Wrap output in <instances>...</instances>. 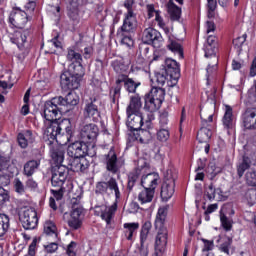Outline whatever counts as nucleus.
Instances as JSON below:
<instances>
[{
    "instance_id": "nucleus-24",
    "label": "nucleus",
    "mask_w": 256,
    "mask_h": 256,
    "mask_svg": "<svg viewBox=\"0 0 256 256\" xmlns=\"http://www.w3.org/2000/svg\"><path fill=\"white\" fill-rule=\"evenodd\" d=\"M153 225L151 224V221H146L141 228L140 232V255L147 256L149 255V251L147 248H145V241H147V238L149 237V231H151V228Z\"/></svg>"
},
{
    "instance_id": "nucleus-37",
    "label": "nucleus",
    "mask_w": 256,
    "mask_h": 256,
    "mask_svg": "<svg viewBox=\"0 0 256 256\" xmlns=\"http://www.w3.org/2000/svg\"><path fill=\"white\" fill-rule=\"evenodd\" d=\"M155 197V191L144 188L138 194V201L141 205H145L147 203H151Z\"/></svg>"
},
{
    "instance_id": "nucleus-10",
    "label": "nucleus",
    "mask_w": 256,
    "mask_h": 256,
    "mask_svg": "<svg viewBox=\"0 0 256 256\" xmlns=\"http://www.w3.org/2000/svg\"><path fill=\"white\" fill-rule=\"evenodd\" d=\"M33 17L20 7H13L8 17V23L12 29H25L27 23Z\"/></svg>"
},
{
    "instance_id": "nucleus-19",
    "label": "nucleus",
    "mask_w": 256,
    "mask_h": 256,
    "mask_svg": "<svg viewBox=\"0 0 256 256\" xmlns=\"http://www.w3.org/2000/svg\"><path fill=\"white\" fill-rule=\"evenodd\" d=\"M83 207L79 206L73 208L70 213V218L68 219V227L71 231H79L83 227V219L85 215L83 214Z\"/></svg>"
},
{
    "instance_id": "nucleus-47",
    "label": "nucleus",
    "mask_w": 256,
    "mask_h": 256,
    "mask_svg": "<svg viewBox=\"0 0 256 256\" xmlns=\"http://www.w3.org/2000/svg\"><path fill=\"white\" fill-rule=\"evenodd\" d=\"M67 60L71 63H83V56L81 53L69 48L67 53Z\"/></svg>"
},
{
    "instance_id": "nucleus-26",
    "label": "nucleus",
    "mask_w": 256,
    "mask_h": 256,
    "mask_svg": "<svg viewBox=\"0 0 256 256\" xmlns=\"http://www.w3.org/2000/svg\"><path fill=\"white\" fill-rule=\"evenodd\" d=\"M117 201H114V203L111 206H106L104 210L101 211L100 217L102 221H105L106 225H111V222L115 218V213H117L118 208Z\"/></svg>"
},
{
    "instance_id": "nucleus-3",
    "label": "nucleus",
    "mask_w": 256,
    "mask_h": 256,
    "mask_svg": "<svg viewBox=\"0 0 256 256\" xmlns=\"http://www.w3.org/2000/svg\"><path fill=\"white\" fill-rule=\"evenodd\" d=\"M50 156L52 159L51 185L52 187H61V185H65L69 176V168L63 165V161H65V148L63 146L52 147Z\"/></svg>"
},
{
    "instance_id": "nucleus-29",
    "label": "nucleus",
    "mask_w": 256,
    "mask_h": 256,
    "mask_svg": "<svg viewBox=\"0 0 256 256\" xmlns=\"http://www.w3.org/2000/svg\"><path fill=\"white\" fill-rule=\"evenodd\" d=\"M39 167H41V160H28L23 166V175H25V177H33Z\"/></svg>"
},
{
    "instance_id": "nucleus-44",
    "label": "nucleus",
    "mask_w": 256,
    "mask_h": 256,
    "mask_svg": "<svg viewBox=\"0 0 256 256\" xmlns=\"http://www.w3.org/2000/svg\"><path fill=\"white\" fill-rule=\"evenodd\" d=\"M11 167V154L0 153V171H8Z\"/></svg>"
},
{
    "instance_id": "nucleus-61",
    "label": "nucleus",
    "mask_w": 256,
    "mask_h": 256,
    "mask_svg": "<svg viewBox=\"0 0 256 256\" xmlns=\"http://www.w3.org/2000/svg\"><path fill=\"white\" fill-rule=\"evenodd\" d=\"M146 11L148 19H153L157 15V12H161V10H155V4H147Z\"/></svg>"
},
{
    "instance_id": "nucleus-28",
    "label": "nucleus",
    "mask_w": 256,
    "mask_h": 256,
    "mask_svg": "<svg viewBox=\"0 0 256 256\" xmlns=\"http://www.w3.org/2000/svg\"><path fill=\"white\" fill-rule=\"evenodd\" d=\"M141 107H143V103L141 102V96H139V94H136L130 98L129 105L126 108V113L127 115L141 113Z\"/></svg>"
},
{
    "instance_id": "nucleus-4",
    "label": "nucleus",
    "mask_w": 256,
    "mask_h": 256,
    "mask_svg": "<svg viewBox=\"0 0 256 256\" xmlns=\"http://www.w3.org/2000/svg\"><path fill=\"white\" fill-rule=\"evenodd\" d=\"M137 30V17L133 12H127L121 27L117 29L116 38L121 45L133 47L135 45V31Z\"/></svg>"
},
{
    "instance_id": "nucleus-45",
    "label": "nucleus",
    "mask_w": 256,
    "mask_h": 256,
    "mask_svg": "<svg viewBox=\"0 0 256 256\" xmlns=\"http://www.w3.org/2000/svg\"><path fill=\"white\" fill-rule=\"evenodd\" d=\"M220 223L224 231L229 232L233 229V220H231L223 211H220Z\"/></svg>"
},
{
    "instance_id": "nucleus-20",
    "label": "nucleus",
    "mask_w": 256,
    "mask_h": 256,
    "mask_svg": "<svg viewBox=\"0 0 256 256\" xmlns=\"http://www.w3.org/2000/svg\"><path fill=\"white\" fill-rule=\"evenodd\" d=\"M81 82L74 78L67 70L60 75V86L62 91H75L79 89Z\"/></svg>"
},
{
    "instance_id": "nucleus-32",
    "label": "nucleus",
    "mask_w": 256,
    "mask_h": 256,
    "mask_svg": "<svg viewBox=\"0 0 256 256\" xmlns=\"http://www.w3.org/2000/svg\"><path fill=\"white\" fill-rule=\"evenodd\" d=\"M143 173V168L136 167L133 171L128 174V183H127V191L131 193L133 191V187H135V183L139 181Z\"/></svg>"
},
{
    "instance_id": "nucleus-15",
    "label": "nucleus",
    "mask_w": 256,
    "mask_h": 256,
    "mask_svg": "<svg viewBox=\"0 0 256 256\" xmlns=\"http://www.w3.org/2000/svg\"><path fill=\"white\" fill-rule=\"evenodd\" d=\"M142 41L146 45H152L154 49H161L163 45V36H161V32L155 28L149 27L144 29Z\"/></svg>"
},
{
    "instance_id": "nucleus-40",
    "label": "nucleus",
    "mask_w": 256,
    "mask_h": 256,
    "mask_svg": "<svg viewBox=\"0 0 256 256\" xmlns=\"http://www.w3.org/2000/svg\"><path fill=\"white\" fill-rule=\"evenodd\" d=\"M124 229V235L127 239V241H133V234L137 229H139V223L138 222H132V223H124L123 225Z\"/></svg>"
},
{
    "instance_id": "nucleus-2",
    "label": "nucleus",
    "mask_w": 256,
    "mask_h": 256,
    "mask_svg": "<svg viewBox=\"0 0 256 256\" xmlns=\"http://www.w3.org/2000/svg\"><path fill=\"white\" fill-rule=\"evenodd\" d=\"M68 166L74 173H85L90 167L88 157H95L97 150L95 144H87L82 141H75L67 147Z\"/></svg>"
},
{
    "instance_id": "nucleus-52",
    "label": "nucleus",
    "mask_w": 256,
    "mask_h": 256,
    "mask_svg": "<svg viewBox=\"0 0 256 256\" xmlns=\"http://www.w3.org/2000/svg\"><path fill=\"white\" fill-rule=\"evenodd\" d=\"M201 241L203 243V248H202L203 253H209V251H213V249H215V241L208 240L205 238H201Z\"/></svg>"
},
{
    "instance_id": "nucleus-43",
    "label": "nucleus",
    "mask_w": 256,
    "mask_h": 256,
    "mask_svg": "<svg viewBox=\"0 0 256 256\" xmlns=\"http://www.w3.org/2000/svg\"><path fill=\"white\" fill-rule=\"evenodd\" d=\"M44 233L47 237H54V239H57V237H59V235L57 234V226L51 221L45 222Z\"/></svg>"
},
{
    "instance_id": "nucleus-35",
    "label": "nucleus",
    "mask_w": 256,
    "mask_h": 256,
    "mask_svg": "<svg viewBox=\"0 0 256 256\" xmlns=\"http://www.w3.org/2000/svg\"><path fill=\"white\" fill-rule=\"evenodd\" d=\"M31 139H33V131L31 130H24L17 135L18 145L19 147H21V149H27V147H29V141H31Z\"/></svg>"
},
{
    "instance_id": "nucleus-56",
    "label": "nucleus",
    "mask_w": 256,
    "mask_h": 256,
    "mask_svg": "<svg viewBox=\"0 0 256 256\" xmlns=\"http://www.w3.org/2000/svg\"><path fill=\"white\" fill-rule=\"evenodd\" d=\"M159 125L160 127H167L169 125V112L163 110L159 115Z\"/></svg>"
},
{
    "instance_id": "nucleus-55",
    "label": "nucleus",
    "mask_w": 256,
    "mask_h": 256,
    "mask_svg": "<svg viewBox=\"0 0 256 256\" xmlns=\"http://www.w3.org/2000/svg\"><path fill=\"white\" fill-rule=\"evenodd\" d=\"M53 187H58L59 189L58 190H55V189L50 190L51 195H53L52 197L54 199H56V201H61V199H63V193H64V189H65V188H63V184L61 186H53Z\"/></svg>"
},
{
    "instance_id": "nucleus-5",
    "label": "nucleus",
    "mask_w": 256,
    "mask_h": 256,
    "mask_svg": "<svg viewBox=\"0 0 256 256\" xmlns=\"http://www.w3.org/2000/svg\"><path fill=\"white\" fill-rule=\"evenodd\" d=\"M169 213V205L162 206L158 209L155 219V229L158 231L155 240V253H163L165 247H167V227L165 222L167 221V215Z\"/></svg>"
},
{
    "instance_id": "nucleus-8",
    "label": "nucleus",
    "mask_w": 256,
    "mask_h": 256,
    "mask_svg": "<svg viewBox=\"0 0 256 256\" xmlns=\"http://www.w3.org/2000/svg\"><path fill=\"white\" fill-rule=\"evenodd\" d=\"M127 117V127L130 131H136V134L134 133L136 141L143 143L145 137H149V131L141 129L143 127V114L140 112L133 115H127Z\"/></svg>"
},
{
    "instance_id": "nucleus-60",
    "label": "nucleus",
    "mask_w": 256,
    "mask_h": 256,
    "mask_svg": "<svg viewBox=\"0 0 256 256\" xmlns=\"http://www.w3.org/2000/svg\"><path fill=\"white\" fill-rule=\"evenodd\" d=\"M14 189L16 193H19L20 195L25 193V185H23V182H21L19 178H16L14 181Z\"/></svg>"
},
{
    "instance_id": "nucleus-14",
    "label": "nucleus",
    "mask_w": 256,
    "mask_h": 256,
    "mask_svg": "<svg viewBox=\"0 0 256 256\" xmlns=\"http://www.w3.org/2000/svg\"><path fill=\"white\" fill-rule=\"evenodd\" d=\"M173 195H175V177L173 176V172L168 170L161 186L160 197L162 201L167 202Z\"/></svg>"
},
{
    "instance_id": "nucleus-6",
    "label": "nucleus",
    "mask_w": 256,
    "mask_h": 256,
    "mask_svg": "<svg viewBox=\"0 0 256 256\" xmlns=\"http://www.w3.org/2000/svg\"><path fill=\"white\" fill-rule=\"evenodd\" d=\"M139 87H141V82L135 81L133 78L129 77V74L117 75L113 95L111 96L112 103H117V99L121 97V91L123 88L128 95H135Z\"/></svg>"
},
{
    "instance_id": "nucleus-12",
    "label": "nucleus",
    "mask_w": 256,
    "mask_h": 256,
    "mask_svg": "<svg viewBox=\"0 0 256 256\" xmlns=\"http://www.w3.org/2000/svg\"><path fill=\"white\" fill-rule=\"evenodd\" d=\"M99 98L92 96L85 100L83 115L86 119H91L94 123L101 119V112L99 111Z\"/></svg>"
},
{
    "instance_id": "nucleus-11",
    "label": "nucleus",
    "mask_w": 256,
    "mask_h": 256,
    "mask_svg": "<svg viewBox=\"0 0 256 256\" xmlns=\"http://www.w3.org/2000/svg\"><path fill=\"white\" fill-rule=\"evenodd\" d=\"M201 128L199 129L196 139L200 143H209L211 137H213V113L205 117L203 113L200 112Z\"/></svg>"
},
{
    "instance_id": "nucleus-42",
    "label": "nucleus",
    "mask_w": 256,
    "mask_h": 256,
    "mask_svg": "<svg viewBox=\"0 0 256 256\" xmlns=\"http://www.w3.org/2000/svg\"><path fill=\"white\" fill-rule=\"evenodd\" d=\"M108 189L109 191H114L115 201L119 203V199H121V190H119V183L117 182V179L111 177L108 180Z\"/></svg>"
},
{
    "instance_id": "nucleus-25",
    "label": "nucleus",
    "mask_w": 256,
    "mask_h": 256,
    "mask_svg": "<svg viewBox=\"0 0 256 256\" xmlns=\"http://www.w3.org/2000/svg\"><path fill=\"white\" fill-rule=\"evenodd\" d=\"M219 48V43L216 36L209 35L204 44L205 57H216Z\"/></svg>"
},
{
    "instance_id": "nucleus-62",
    "label": "nucleus",
    "mask_w": 256,
    "mask_h": 256,
    "mask_svg": "<svg viewBox=\"0 0 256 256\" xmlns=\"http://www.w3.org/2000/svg\"><path fill=\"white\" fill-rule=\"evenodd\" d=\"M149 45L151 44H146L145 42L139 45L140 55H143L144 57H149V51H151V48H149Z\"/></svg>"
},
{
    "instance_id": "nucleus-13",
    "label": "nucleus",
    "mask_w": 256,
    "mask_h": 256,
    "mask_svg": "<svg viewBox=\"0 0 256 256\" xmlns=\"http://www.w3.org/2000/svg\"><path fill=\"white\" fill-rule=\"evenodd\" d=\"M104 161L106 171H109L112 175H117V173L121 171L123 165H125V162L117 157V152H115L114 147L110 148L109 152L104 155Z\"/></svg>"
},
{
    "instance_id": "nucleus-9",
    "label": "nucleus",
    "mask_w": 256,
    "mask_h": 256,
    "mask_svg": "<svg viewBox=\"0 0 256 256\" xmlns=\"http://www.w3.org/2000/svg\"><path fill=\"white\" fill-rule=\"evenodd\" d=\"M162 70L169 77L168 87H175L181 78V65L173 58H166Z\"/></svg>"
},
{
    "instance_id": "nucleus-7",
    "label": "nucleus",
    "mask_w": 256,
    "mask_h": 256,
    "mask_svg": "<svg viewBox=\"0 0 256 256\" xmlns=\"http://www.w3.org/2000/svg\"><path fill=\"white\" fill-rule=\"evenodd\" d=\"M144 101V109L149 111L150 115L155 113L165 101V88L159 86L152 87L150 92L145 95Z\"/></svg>"
},
{
    "instance_id": "nucleus-34",
    "label": "nucleus",
    "mask_w": 256,
    "mask_h": 256,
    "mask_svg": "<svg viewBox=\"0 0 256 256\" xmlns=\"http://www.w3.org/2000/svg\"><path fill=\"white\" fill-rule=\"evenodd\" d=\"M234 121H235V116L233 115V107H231L230 105H226L225 113L222 118L224 129H233Z\"/></svg>"
},
{
    "instance_id": "nucleus-54",
    "label": "nucleus",
    "mask_w": 256,
    "mask_h": 256,
    "mask_svg": "<svg viewBox=\"0 0 256 256\" xmlns=\"http://www.w3.org/2000/svg\"><path fill=\"white\" fill-rule=\"evenodd\" d=\"M11 184V176L7 172L0 171V187H7Z\"/></svg>"
},
{
    "instance_id": "nucleus-36",
    "label": "nucleus",
    "mask_w": 256,
    "mask_h": 256,
    "mask_svg": "<svg viewBox=\"0 0 256 256\" xmlns=\"http://www.w3.org/2000/svg\"><path fill=\"white\" fill-rule=\"evenodd\" d=\"M217 195H223V190L221 188H215V185L211 182L208 187L205 188L204 199L210 202L215 201Z\"/></svg>"
},
{
    "instance_id": "nucleus-31",
    "label": "nucleus",
    "mask_w": 256,
    "mask_h": 256,
    "mask_svg": "<svg viewBox=\"0 0 256 256\" xmlns=\"http://www.w3.org/2000/svg\"><path fill=\"white\" fill-rule=\"evenodd\" d=\"M11 227V218L5 213H0V241L5 239V235L9 233Z\"/></svg>"
},
{
    "instance_id": "nucleus-30",
    "label": "nucleus",
    "mask_w": 256,
    "mask_h": 256,
    "mask_svg": "<svg viewBox=\"0 0 256 256\" xmlns=\"http://www.w3.org/2000/svg\"><path fill=\"white\" fill-rule=\"evenodd\" d=\"M251 165H253L251 158L247 155L242 156V160L236 166L237 176L239 179L245 175L246 171L251 169Z\"/></svg>"
},
{
    "instance_id": "nucleus-57",
    "label": "nucleus",
    "mask_w": 256,
    "mask_h": 256,
    "mask_svg": "<svg viewBox=\"0 0 256 256\" xmlns=\"http://www.w3.org/2000/svg\"><path fill=\"white\" fill-rule=\"evenodd\" d=\"M59 249V244L57 242H50L47 245H44V252L53 254L57 253V250Z\"/></svg>"
},
{
    "instance_id": "nucleus-39",
    "label": "nucleus",
    "mask_w": 256,
    "mask_h": 256,
    "mask_svg": "<svg viewBox=\"0 0 256 256\" xmlns=\"http://www.w3.org/2000/svg\"><path fill=\"white\" fill-rule=\"evenodd\" d=\"M168 6V14L170 16V21H179L181 19V7L173 3L171 0Z\"/></svg>"
},
{
    "instance_id": "nucleus-51",
    "label": "nucleus",
    "mask_w": 256,
    "mask_h": 256,
    "mask_svg": "<svg viewBox=\"0 0 256 256\" xmlns=\"http://www.w3.org/2000/svg\"><path fill=\"white\" fill-rule=\"evenodd\" d=\"M165 59V50L156 48L153 52L152 59L150 60V65L157 61H163Z\"/></svg>"
},
{
    "instance_id": "nucleus-21",
    "label": "nucleus",
    "mask_w": 256,
    "mask_h": 256,
    "mask_svg": "<svg viewBox=\"0 0 256 256\" xmlns=\"http://www.w3.org/2000/svg\"><path fill=\"white\" fill-rule=\"evenodd\" d=\"M241 121L246 131H256V108H247L241 115Z\"/></svg>"
},
{
    "instance_id": "nucleus-58",
    "label": "nucleus",
    "mask_w": 256,
    "mask_h": 256,
    "mask_svg": "<svg viewBox=\"0 0 256 256\" xmlns=\"http://www.w3.org/2000/svg\"><path fill=\"white\" fill-rule=\"evenodd\" d=\"M9 199V191L0 186V207H2V205H5V203H7Z\"/></svg>"
},
{
    "instance_id": "nucleus-22",
    "label": "nucleus",
    "mask_w": 256,
    "mask_h": 256,
    "mask_svg": "<svg viewBox=\"0 0 256 256\" xmlns=\"http://www.w3.org/2000/svg\"><path fill=\"white\" fill-rule=\"evenodd\" d=\"M31 35L30 29H25L22 31L16 30L10 36V41L18 47L20 51L25 49V44L27 43V38Z\"/></svg>"
},
{
    "instance_id": "nucleus-16",
    "label": "nucleus",
    "mask_w": 256,
    "mask_h": 256,
    "mask_svg": "<svg viewBox=\"0 0 256 256\" xmlns=\"http://www.w3.org/2000/svg\"><path fill=\"white\" fill-rule=\"evenodd\" d=\"M58 102L60 103L61 110L66 113L73 111L76 105H79V95L73 90H69L65 97L63 96H56Z\"/></svg>"
},
{
    "instance_id": "nucleus-46",
    "label": "nucleus",
    "mask_w": 256,
    "mask_h": 256,
    "mask_svg": "<svg viewBox=\"0 0 256 256\" xmlns=\"http://www.w3.org/2000/svg\"><path fill=\"white\" fill-rule=\"evenodd\" d=\"M156 137L161 143H167V141H169V138L171 137L169 127H160L156 133Z\"/></svg>"
},
{
    "instance_id": "nucleus-33",
    "label": "nucleus",
    "mask_w": 256,
    "mask_h": 256,
    "mask_svg": "<svg viewBox=\"0 0 256 256\" xmlns=\"http://www.w3.org/2000/svg\"><path fill=\"white\" fill-rule=\"evenodd\" d=\"M167 49L168 51L174 53V55H178L179 59H185L183 45H181V43H179L177 40L169 38Z\"/></svg>"
},
{
    "instance_id": "nucleus-41",
    "label": "nucleus",
    "mask_w": 256,
    "mask_h": 256,
    "mask_svg": "<svg viewBox=\"0 0 256 256\" xmlns=\"http://www.w3.org/2000/svg\"><path fill=\"white\" fill-rule=\"evenodd\" d=\"M111 65L117 75H126L125 71L129 69V66L125 64L123 59L114 60Z\"/></svg>"
},
{
    "instance_id": "nucleus-23",
    "label": "nucleus",
    "mask_w": 256,
    "mask_h": 256,
    "mask_svg": "<svg viewBox=\"0 0 256 256\" xmlns=\"http://www.w3.org/2000/svg\"><path fill=\"white\" fill-rule=\"evenodd\" d=\"M159 183H161V177L159 176V173L152 172L147 175H143L141 178V185L143 189H148L150 191H154L159 186Z\"/></svg>"
},
{
    "instance_id": "nucleus-53",
    "label": "nucleus",
    "mask_w": 256,
    "mask_h": 256,
    "mask_svg": "<svg viewBox=\"0 0 256 256\" xmlns=\"http://www.w3.org/2000/svg\"><path fill=\"white\" fill-rule=\"evenodd\" d=\"M231 245H233V238L227 237L220 245V251L226 255H229V249H231Z\"/></svg>"
},
{
    "instance_id": "nucleus-48",
    "label": "nucleus",
    "mask_w": 256,
    "mask_h": 256,
    "mask_svg": "<svg viewBox=\"0 0 256 256\" xmlns=\"http://www.w3.org/2000/svg\"><path fill=\"white\" fill-rule=\"evenodd\" d=\"M95 191L99 195H107L109 191L108 182H105V181L97 182Z\"/></svg>"
},
{
    "instance_id": "nucleus-1",
    "label": "nucleus",
    "mask_w": 256,
    "mask_h": 256,
    "mask_svg": "<svg viewBox=\"0 0 256 256\" xmlns=\"http://www.w3.org/2000/svg\"><path fill=\"white\" fill-rule=\"evenodd\" d=\"M61 107L57 96L44 103L43 117L47 123L43 139L47 145H53L55 141L59 145H67L73 139L74 132L71 120L69 118H57L59 114L65 115V111Z\"/></svg>"
},
{
    "instance_id": "nucleus-59",
    "label": "nucleus",
    "mask_w": 256,
    "mask_h": 256,
    "mask_svg": "<svg viewBox=\"0 0 256 256\" xmlns=\"http://www.w3.org/2000/svg\"><path fill=\"white\" fill-rule=\"evenodd\" d=\"M75 249H77V242L71 241L66 247V255L77 256V252H75Z\"/></svg>"
},
{
    "instance_id": "nucleus-17",
    "label": "nucleus",
    "mask_w": 256,
    "mask_h": 256,
    "mask_svg": "<svg viewBox=\"0 0 256 256\" xmlns=\"http://www.w3.org/2000/svg\"><path fill=\"white\" fill-rule=\"evenodd\" d=\"M22 227L29 231L31 229H35L39 223V218L37 217V211L35 208H28L20 214L19 217Z\"/></svg>"
},
{
    "instance_id": "nucleus-27",
    "label": "nucleus",
    "mask_w": 256,
    "mask_h": 256,
    "mask_svg": "<svg viewBox=\"0 0 256 256\" xmlns=\"http://www.w3.org/2000/svg\"><path fill=\"white\" fill-rule=\"evenodd\" d=\"M66 71L76 78L80 83L83 77H85V68L83 67V62L71 63Z\"/></svg>"
},
{
    "instance_id": "nucleus-50",
    "label": "nucleus",
    "mask_w": 256,
    "mask_h": 256,
    "mask_svg": "<svg viewBox=\"0 0 256 256\" xmlns=\"http://www.w3.org/2000/svg\"><path fill=\"white\" fill-rule=\"evenodd\" d=\"M247 41V34H243L242 36H239L235 38L232 43L234 46V49H237L238 52L241 51L243 44Z\"/></svg>"
},
{
    "instance_id": "nucleus-49",
    "label": "nucleus",
    "mask_w": 256,
    "mask_h": 256,
    "mask_svg": "<svg viewBox=\"0 0 256 256\" xmlns=\"http://www.w3.org/2000/svg\"><path fill=\"white\" fill-rule=\"evenodd\" d=\"M245 179H246L247 185H249L250 187H255L256 186V170H250L246 172Z\"/></svg>"
},
{
    "instance_id": "nucleus-18",
    "label": "nucleus",
    "mask_w": 256,
    "mask_h": 256,
    "mask_svg": "<svg viewBox=\"0 0 256 256\" xmlns=\"http://www.w3.org/2000/svg\"><path fill=\"white\" fill-rule=\"evenodd\" d=\"M80 137L87 145H95V141L99 137V126L97 124H86L81 129Z\"/></svg>"
},
{
    "instance_id": "nucleus-63",
    "label": "nucleus",
    "mask_w": 256,
    "mask_h": 256,
    "mask_svg": "<svg viewBox=\"0 0 256 256\" xmlns=\"http://www.w3.org/2000/svg\"><path fill=\"white\" fill-rule=\"evenodd\" d=\"M35 7H37V4L35 3V1H30L25 5V13H27L28 15H33V13H35Z\"/></svg>"
},
{
    "instance_id": "nucleus-38",
    "label": "nucleus",
    "mask_w": 256,
    "mask_h": 256,
    "mask_svg": "<svg viewBox=\"0 0 256 256\" xmlns=\"http://www.w3.org/2000/svg\"><path fill=\"white\" fill-rule=\"evenodd\" d=\"M153 81L156 83V87H165V83L169 87V75L163 72L161 69L159 72H155Z\"/></svg>"
},
{
    "instance_id": "nucleus-64",
    "label": "nucleus",
    "mask_w": 256,
    "mask_h": 256,
    "mask_svg": "<svg viewBox=\"0 0 256 256\" xmlns=\"http://www.w3.org/2000/svg\"><path fill=\"white\" fill-rule=\"evenodd\" d=\"M50 47H55V49H62V43L59 41V35L52 38L49 42Z\"/></svg>"
}]
</instances>
